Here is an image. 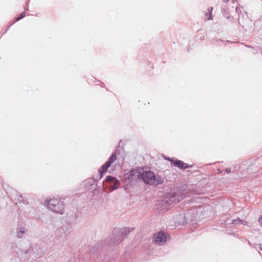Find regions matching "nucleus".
Returning a JSON list of instances; mask_svg holds the SVG:
<instances>
[{
	"label": "nucleus",
	"instance_id": "nucleus-1",
	"mask_svg": "<svg viewBox=\"0 0 262 262\" xmlns=\"http://www.w3.org/2000/svg\"><path fill=\"white\" fill-rule=\"evenodd\" d=\"M141 177L145 183L155 186L162 184L163 181L160 177L155 176L154 172L150 170L143 171Z\"/></svg>",
	"mask_w": 262,
	"mask_h": 262
},
{
	"label": "nucleus",
	"instance_id": "nucleus-5",
	"mask_svg": "<svg viewBox=\"0 0 262 262\" xmlns=\"http://www.w3.org/2000/svg\"><path fill=\"white\" fill-rule=\"evenodd\" d=\"M106 181L114 184L112 186H110V189L111 190H114L117 189L119 184L118 181L115 178L112 177L111 176L107 177Z\"/></svg>",
	"mask_w": 262,
	"mask_h": 262
},
{
	"label": "nucleus",
	"instance_id": "nucleus-8",
	"mask_svg": "<svg viewBox=\"0 0 262 262\" xmlns=\"http://www.w3.org/2000/svg\"><path fill=\"white\" fill-rule=\"evenodd\" d=\"M258 222L260 225L262 226V215H261L258 220Z\"/></svg>",
	"mask_w": 262,
	"mask_h": 262
},
{
	"label": "nucleus",
	"instance_id": "nucleus-7",
	"mask_svg": "<svg viewBox=\"0 0 262 262\" xmlns=\"http://www.w3.org/2000/svg\"><path fill=\"white\" fill-rule=\"evenodd\" d=\"M25 16V13L23 12V13H21V14L20 15V16H19L16 18L15 21H17L20 20L21 18H24Z\"/></svg>",
	"mask_w": 262,
	"mask_h": 262
},
{
	"label": "nucleus",
	"instance_id": "nucleus-4",
	"mask_svg": "<svg viewBox=\"0 0 262 262\" xmlns=\"http://www.w3.org/2000/svg\"><path fill=\"white\" fill-rule=\"evenodd\" d=\"M117 159L116 154L113 153L108 160L101 167V169L100 170V173L105 172L107 171V169L110 167L111 164L114 163Z\"/></svg>",
	"mask_w": 262,
	"mask_h": 262
},
{
	"label": "nucleus",
	"instance_id": "nucleus-10",
	"mask_svg": "<svg viewBox=\"0 0 262 262\" xmlns=\"http://www.w3.org/2000/svg\"><path fill=\"white\" fill-rule=\"evenodd\" d=\"M229 0H223V1L225 2V3H227L229 1Z\"/></svg>",
	"mask_w": 262,
	"mask_h": 262
},
{
	"label": "nucleus",
	"instance_id": "nucleus-9",
	"mask_svg": "<svg viewBox=\"0 0 262 262\" xmlns=\"http://www.w3.org/2000/svg\"><path fill=\"white\" fill-rule=\"evenodd\" d=\"M230 171V169H226V172L229 173Z\"/></svg>",
	"mask_w": 262,
	"mask_h": 262
},
{
	"label": "nucleus",
	"instance_id": "nucleus-2",
	"mask_svg": "<svg viewBox=\"0 0 262 262\" xmlns=\"http://www.w3.org/2000/svg\"><path fill=\"white\" fill-rule=\"evenodd\" d=\"M47 207L51 210L60 214H62L64 211V205L63 203L56 199L49 200Z\"/></svg>",
	"mask_w": 262,
	"mask_h": 262
},
{
	"label": "nucleus",
	"instance_id": "nucleus-6",
	"mask_svg": "<svg viewBox=\"0 0 262 262\" xmlns=\"http://www.w3.org/2000/svg\"><path fill=\"white\" fill-rule=\"evenodd\" d=\"M169 161L173 163V164L177 167H178L182 169H186L189 167L188 164L185 163L180 160H173L172 159L169 160Z\"/></svg>",
	"mask_w": 262,
	"mask_h": 262
},
{
	"label": "nucleus",
	"instance_id": "nucleus-3",
	"mask_svg": "<svg viewBox=\"0 0 262 262\" xmlns=\"http://www.w3.org/2000/svg\"><path fill=\"white\" fill-rule=\"evenodd\" d=\"M153 239L156 244L162 245L166 242L167 236L164 232L159 231L154 234Z\"/></svg>",
	"mask_w": 262,
	"mask_h": 262
}]
</instances>
